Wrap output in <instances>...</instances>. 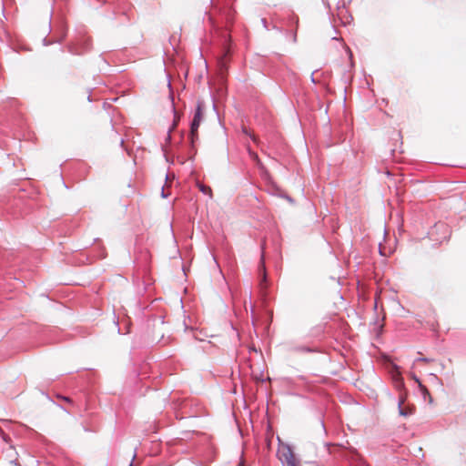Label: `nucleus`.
Masks as SVG:
<instances>
[{
    "label": "nucleus",
    "mask_w": 466,
    "mask_h": 466,
    "mask_svg": "<svg viewBox=\"0 0 466 466\" xmlns=\"http://www.w3.org/2000/svg\"><path fill=\"white\" fill-rule=\"evenodd\" d=\"M278 456L284 466H299V462L295 457L293 451L288 445H282L279 449Z\"/></svg>",
    "instance_id": "1"
},
{
    "label": "nucleus",
    "mask_w": 466,
    "mask_h": 466,
    "mask_svg": "<svg viewBox=\"0 0 466 466\" xmlns=\"http://www.w3.org/2000/svg\"><path fill=\"white\" fill-rule=\"evenodd\" d=\"M203 118V109L201 103L198 104L194 118L191 123V129H190V138L191 143L193 144L195 141V138H198V130L200 126V123Z\"/></svg>",
    "instance_id": "2"
},
{
    "label": "nucleus",
    "mask_w": 466,
    "mask_h": 466,
    "mask_svg": "<svg viewBox=\"0 0 466 466\" xmlns=\"http://www.w3.org/2000/svg\"><path fill=\"white\" fill-rule=\"evenodd\" d=\"M415 411V406L414 405H409L407 407H402L399 410L400 415L407 417L411 414H413Z\"/></svg>",
    "instance_id": "3"
},
{
    "label": "nucleus",
    "mask_w": 466,
    "mask_h": 466,
    "mask_svg": "<svg viewBox=\"0 0 466 466\" xmlns=\"http://www.w3.org/2000/svg\"><path fill=\"white\" fill-rule=\"evenodd\" d=\"M268 285H267V273H266V268L264 267V265L262 266V276H261V279L259 281V288H260V290L263 292L264 290H266Z\"/></svg>",
    "instance_id": "4"
},
{
    "label": "nucleus",
    "mask_w": 466,
    "mask_h": 466,
    "mask_svg": "<svg viewBox=\"0 0 466 466\" xmlns=\"http://www.w3.org/2000/svg\"><path fill=\"white\" fill-rule=\"evenodd\" d=\"M413 379H414V380L419 383V387H420V390H421V392H422V394H423L424 398H425L426 396H428V397H429V402H430V403H431V402H432V398H431V394H430V392H429L428 389H427L424 385H422V384L420 383V381L419 380V379H418V378H416V377L414 376V377H413Z\"/></svg>",
    "instance_id": "5"
},
{
    "label": "nucleus",
    "mask_w": 466,
    "mask_h": 466,
    "mask_svg": "<svg viewBox=\"0 0 466 466\" xmlns=\"http://www.w3.org/2000/svg\"><path fill=\"white\" fill-rule=\"evenodd\" d=\"M393 379L395 381V387L399 390H401L403 388V380L400 376V373L397 371L396 374L393 375Z\"/></svg>",
    "instance_id": "6"
},
{
    "label": "nucleus",
    "mask_w": 466,
    "mask_h": 466,
    "mask_svg": "<svg viewBox=\"0 0 466 466\" xmlns=\"http://www.w3.org/2000/svg\"><path fill=\"white\" fill-rule=\"evenodd\" d=\"M198 188L204 194L208 195L210 198L212 197V189L210 187L203 184H198Z\"/></svg>",
    "instance_id": "7"
},
{
    "label": "nucleus",
    "mask_w": 466,
    "mask_h": 466,
    "mask_svg": "<svg viewBox=\"0 0 466 466\" xmlns=\"http://www.w3.org/2000/svg\"><path fill=\"white\" fill-rule=\"evenodd\" d=\"M406 398H407V393L406 392H401L400 397H399V410L403 407V404H404V402L406 400Z\"/></svg>",
    "instance_id": "8"
},
{
    "label": "nucleus",
    "mask_w": 466,
    "mask_h": 466,
    "mask_svg": "<svg viewBox=\"0 0 466 466\" xmlns=\"http://www.w3.org/2000/svg\"><path fill=\"white\" fill-rule=\"evenodd\" d=\"M431 361H432V360H430L427 358H418L415 360L416 363H425V364L430 363Z\"/></svg>",
    "instance_id": "9"
},
{
    "label": "nucleus",
    "mask_w": 466,
    "mask_h": 466,
    "mask_svg": "<svg viewBox=\"0 0 466 466\" xmlns=\"http://www.w3.org/2000/svg\"><path fill=\"white\" fill-rule=\"evenodd\" d=\"M244 132H245L247 135L250 136V137L252 138V140H253L255 143H257V142H258V137H257L254 134H250V133H248V131L246 128H244Z\"/></svg>",
    "instance_id": "10"
},
{
    "label": "nucleus",
    "mask_w": 466,
    "mask_h": 466,
    "mask_svg": "<svg viewBox=\"0 0 466 466\" xmlns=\"http://www.w3.org/2000/svg\"><path fill=\"white\" fill-rule=\"evenodd\" d=\"M460 455L463 457L466 456V446L461 447V451L460 452Z\"/></svg>",
    "instance_id": "11"
},
{
    "label": "nucleus",
    "mask_w": 466,
    "mask_h": 466,
    "mask_svg": "<svg viewBox=\"0 0 466 466\" xmlns=\"http://www.w3.org/2000/svg\"><path fill=\"white\" fill-rule=\"evenodd\" d=\"M63 400L70 402V399L67 397H60Z\"/></svg>",
    "instance_id": "12"
},
{
    "label": "nucleus",
    "mask_w": 466,
    "mask_h": 466,
    "mask_svg": "<svg viewBox=\"0 0 466 466\" xmlns=\"http://www.w3.org/2000/svg\"><path fill=\"white\" fill-rule=\"evenodd\" d=\"M250 155L252 156V157H254L255 159L258 158V155L254 152H250Z\"/></svg>",
    "instance_id": "13"
},
{
    "label": "nucleus",
    "mask_w": 466,
    "mask_h": 466,
    "mask_svg": "<svg viewBox=\"0 0 466 466\" xmlns=\"http://www.w3.org/2000/svg\"><path fill=\"white\" fill-rule=\"evenodd\" d=\"M238 466H242L241 464H239Z\"/></svg>",
    "instance_id": "14"
}]
</instances>
